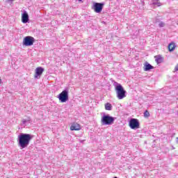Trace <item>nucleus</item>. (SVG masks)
<instances>
[{"instance_id": "19", "label": "nucleus", "mask_w": 178, "mask_h": 178, "mask_svg": "<svg viewBox=\"0 0 178 178\" xmlns=\"http://www.w3.org/2000/svg\"><path fill=\"white\" fill-rule=\"evenodd\" d=\"M79 1H81V0H79Z\"/></svg>"}, {"instance_id": "11", "label": "nucleus", "mask_w": 178, "mask_h": 178, "mask_svg": "<svg viewBox=\"0 0 178 178\" xmlns=\"http://www.w3.org/2000/svg\"><path fill=\"white\" fill-rule=\"evenodd\" d=\"M155 58V62L157 63V65H159V63H162L163 62V57L161 55H158L154 56Z\"/></svg>"}, {"instance_id": "10", "label": "nucleus", "mask_w": 178, "mask_h": 178, "mask_svg": "<svg viewBox=\"0 0 178 178\" xmlns=\"http://www.w3.org/2000/svg\"><path fill=\"white\" fill-rule=\"evenodd\" d=\"M22 23H28L29 22V14L27 12H24L22 16Z\"/></svg>"}, {"instance_id": "17", "label": "nucleus", "mask_w": 178, "mask_h": 178, "mask_svg": "<svg viewBox=\"0 0 178 178\" xmlns=\"http://www.w3.org/2000/svg\"><path fill=\"white\" fill-rule=\"evenodd\" d=\"M160 26H161V27H163V26H165V24L161 23V24H160Z\"/></svg>"}, {"instance_id": "16", "label": "nucleus", "mask_w": 178, "mask_h": 178, "mask_svg": "<svg viewBox=\"0 0 178 178\" xmlns=\"http://www.w3.org/2000/svg\"><path fill=\"white\" fill-rule=\"evenodd\" d=\"M175 70L176 72L178 71V64L176 65V67H175Z\"/></svg>"}, {"instance_id": "18", "label": "nucleus", "mask_w": 178, "mask_h": 178, "mask_svg": "<svg viewBox=\"0 0 178 178\" xmlns=\"http://www.w3.org/2000/svg\"><path fill=\"white\" fill-rule=\"evenodd\" d=\"M8 1H13V0H8Z\"/></svg>"}, {"instance_id": "1", "label": "nucleus", "mask_w": 178, "mask_h": 178, "mask_svg": "<svg viewBox=\"0 0 178 178\" xmlns=\"http://www.w3.org/2000/svg\"><path fill=\"white\" fill-rule=\"evenodd\" d=\"M18 138L19 145L22 149H23L29 146V144H30V141H31L33 136L29 134H22L18 136Z\"/></svg>"}, {"instance_id": "3", "label": "nucleus", "mask_w": 178, "mask_h": 178, "mask_svg": "<svg viewBox=\"0 0 178 178\" xmlns=\"http://www.w3.org/2000/svg\"><path fill=\"white\" fill-rule=\"evenodd\" d=\"M115 122V118L110 115H103L101 120V123L103 125H111Z\"/></svg>"}, {"instance_id": "13", "label": "nucleus", "mask_w": 178, "mask_h": 178, "mask_svg": "<svg viewBox=\"0 0 178 178\" xmlns=\"http://www.w3.org/2000/svg\"><path fill=\"white\" fill-rule=\"evenodd\" d=\"M154 69V66L151 65L149 63H147L145 65V72H148V70H151Z\"/></svg>"}, {"instance_id": "9", "label": "nucleus", "mask_w": 178, "mask_h": 178, "mask_svg": "<svg viewBox=\"0 0 178 178\" xmlns=\"http://www.w3.org/2000/svg\"><path fill=\"white\" fill-rule=\"evenodd\" d=\"M70 130L71 131H79V130H81V125L77 122H73L70 127Z\"/></svg>"}, {"instance_id": "5", "label": "nucleus", "mask_w": 178, "mask_h": 178, "mask_svg": "<svg viewBox=\"0 0 178 178\" xmlns=\"http://www.w3.org/2000/svg\"><path fill=\"white\" fill-rule=\"evenodd\" d=\"M129 127L132 129V130H136V129H140V122L136 118H132L129 120Z\"/></svg>"}, {"instance_id": "6", "label": "nucleus", "mask_w": 178, "mask_h": 178, "mask_svg": "<svg viewBox=\"0 0 178 178\" xmlns=\"http://www.w3.org/2000/svg\"><path fill=\"white\" fill-rule=\"evenodd\" d=\"M34 44V38L31 36H26L24 38L23 44L25 47H31Z\"/></svg>"}, {"instance_id": "7", "label": "nucleus", "mask_w": 178, "mask_h": 178, "mask_svg": "<svg viewBox=\"0 0 178 178\" xmlns=\"http://www.w3.org/2000/svg\"><path fill=\"white\" fill-rule=\"evenodd\" d=\"M104 9V3H95L94 4V11L96 13H101Z\"/></svg>"}, {"instance_id": "15", "label": "nucleus", "mask_w": 178, "mask_h": 178, "mask_svg": "<svg viewBox=\"0 0 178 178\" xmlns=\"http://www.w3.org/2000/svg\"><path fill=\"white\" fill-rule=\"evenodd\" d=\"M144 118H149L150 114H149V111H148V110H146L143 114Z\"/></svg>"}, {"instance_id": "4", "label": "nucleus", "mask_w": 178, "mask_h": 178, "mask_svg": "<svg viewBox=\"0 0 178 178\" xmlns=\"http://www.w3.org/2000/svg\"><path fill=\"white\" fill-rule=\"evenodd\" d=\"M58 99L60 102H66L69 101V92L67 90H63L58 95Z\"/></svg>"}, {"instance_id": "2", "label": "nucleus", "mask_w": 178, "mask_h": 178, "mask_svg": "<svg viewBox=\"0 0 178 178\" xmlns=\"http://www.w3.org/2000/svg\"><path fill=\"white\" fill-rule=\"evenodd\" d=\"M115 91L118 99H123V98H126V90H124L122 85L118 84L115 87Z\"/></svg>"}, {"instance_id": "14", "label": "nucleus", "mask_w": 178, "mask_h": 178, "mask_svg": "<svg viewBox=\"0 0 178 178\" xmlns=\"http://www.w3.org/2000/svg\"><path fill=\"white\" fill-rule=\"evenodd\" d=\"M105 109L106 111H112V104L110 103H106L105 104Z\"/></svg>"}, {"instance_id": "12", "label": "nucleus", "mask_w": 178, "mask_h": 178, "mask_svg": "<svg viewBox=\"0 0 178 178\" xmlns=\"http://www.w3.org/2000/svg\"><path fill=\"white\" fill-rule=\"evenodd\" d=\"M174 49H176V44H175V42L170 43L168 45V51L172 52Z\"/></svg>"}, {"instance_id": "8", "label": "nucleus", "mask_w": 178, "mask_h": 178, "mask_svg": "<svg viewBox=\"0 0 178 178\" xmlns=\"http://www.w3.org/2000/svg\"><path fill=\"white\" fill-rule=\"evenodd\" d=\"M44 73V68L41 67H38L35 70L34 78L40 79L41 75Z\"/></svg>"}]
</instances>
